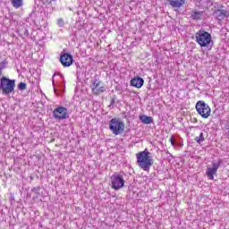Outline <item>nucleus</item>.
Here are the masks:
<instances>
[{"label":"nucleus","instance_id":"6e6552de","mask_svg":"<svg viewBox=\"0 0 229 229\" xmlns=\"http://www.w3.org/2000/svg\"><path fill=\"white\" fill-rule=\"evenodd\" d=\"M53 115L55 119H67V117H69V112L67 111V108L64 106H58L54 109Z\"/></svg>","mask_w":229,"mask_h":229},{"label":"nucleus","instance_id":"f3484780","mask_svg":"<svg viewBox=\"0 0 229 229\" xmlns=\"http://www.w3.org/2000/svg\"><path fill=\"white\" fill-rule=\"evenodd\" d=\"M195 140L199 144H200V142H203L205 140V138L203 137V132L199 134V137H196Z\"/></svg>","mask_w":229,"mask_h":229},{"label":"nucleus","instance_id":"f8f14e48","mask_svg":"<svg viewBox=\"0 0 229 229\" xmlns=\"http://www.w3.org/2000/svg\"><path fill=\"white\" fill-rule=\"evenodd\" d=\"M186 0H168V3L172 8H182L185 4Z\"/></svg>","mask_w":229,"mask_h":229},{"label":"nucleus","instance_id":"4468645a","mask_svg":"<svg viewBox=\"0 0 229 229\" xmlns=\"http://www.w3.org/2000/svg\"><path fill=\"white\" fill-rule=\"evenodd\" d=\"M24 0H11L13 8H21L23 4Z\"/></svg>","mask_w":229,"mask_h":229},{"label":"nucleus","instance_id":"2eb2a0df","mask_svg":"<svg viewBox=\"0 0 229 229\" xmlns=\"http://www.w3.org/2000/svg\"><path fill=\"white\" fill-rule=\"evenodd\" d=\"M217 17H220L221 19H225V17H228V11L226 10H218L216 11Z\"/></svg>","mask_w":229,"mask_h":229},{"label":"nucleus","instance_id":"6ab92c4d","mask_svg":"<svg viewBox=\"0 0 229 229\" xmlns=\"http://www.w3.org/2000/svg\"><path fill=\"white\" fill-rule=\"evenodd\" d=\"M170 142H171L172 146H174V140L173 138L170 139Z\"/></svg>","mask_w":229,"mask_h":229},{"label":"nucleus","instance_id":"a211bd4d","mask_svg":"<svg viewBox=\"0 0 229 229\" xmlns=\"http://www.w3.org/2000/svg\"><path fill=\"white\" fill-rule=\"evenodd\" d=\"M19 90H26L27 85L25 82H20L18 85Z\"/></svg>","mask_w":229,"mask_h":229},{"label":"nucleus","instance_id":"412c9836","mask_svg":"<svg viewBox=\"0 0 229 229\" xmlns=\"http://www.w3.org/2000/svg\"><path fill=\"white\" fill-rule=\"evenodd\" d=\"M59 24H64V21L59 20Z\"/></svg>","mask_w":229,"mask_h":229},{"label":"nucleus","instance_id":"423d86ee","mask_svg":"<svg viewBox=\"0 0 229 229\" xmlns=\"http://www.w3.org/2000/svg\"><path fill=\"white\" fill-rule=\"evenodd\" d=\"M111 187L114 191H119L120 189H123L124 187V178L123 175H120L118 174H114L111 177Z\"/></svg>","mask_w":229,"mask_h":229},{"label":"nucleus","instance_id":"39448f33","mask_svg":"<svg viewBox=\"0 0 229 229\" xmlns=\"http://www.w3.org/2000/svg\"><path fill=\"white\" fill-rule=\"evenodd\" d=\"M109 130L114 135H121L124 132V123L119 118H112L109 122Z\"/></svg>","mask_w":229,"mask_h":229},{"label":"nucleus","instance_id":"0eeeda50","mask_svg":"<svg viewBox=\"0 0 229 229\" xmlns=\"http://www.w3.org/2000/svg\"><path fill=\"white\" fill-rule=\"evenodd\" d=\"M91 92L94 94V96H99L100 94H103V92H106V88L105 87V84H103V81H93L91 86Z\"/></svg>","mask_w":229,"mask_h":229},{"label":"nucleus","instance_id":"f257e3e1","mask_svg":"<svg viewBox=\"0 0 229 229\" xmlns=\"http://www.w3.org/2000/svg\"><path fill=\"white\" fill-rule=\"evenodd\" d=\"M136 158L139 167L143 171H149L151 165H153V157H151V153L147 148L137 153Z\"/></svg>","mask_w":229,"mask_h":229},{"label":"nucleus","instance_id":"7ed1b4c3","mask_svg":"<svg viewBox=\"0 0 229 229\" xmlns=\"http://www.w3.org/2000/svg\"><path fill=\"white\" fill-rule=\"evenodd\" d=\"M15 90V80H12L6 77L0 79V92L3 96H10Z\"/></svg>","mask_w":229,"mask_h":229},{"label":"nucleus","instance_id":"9d476101","mask_svg":"<svg viewBox=\"0 0 229 229\" xmlns=\"http://www.w3.org/2000/svg\"><path fill=\"white\" fill-rule=\"evenodd\" d=\"M219 163H213L212 167H208L206 171V174L209 180H214V175L217 174V169H219Z\"/></svg>","mask_w":229,"mask_h":229},{"label":"nucleus","instance_id":"5701e85b","mask_svg":"<svg viewBox=\"0 0 229 229\" xmlns=\"http://www.w3.org/2000/svg\"><path fill=\"white\" fill-rule=\"evenodd\" d=\"M131 3H133V0H130Z\"/></svg>","mask_w":229,"mask_h":229},{"label":"nucleus","instance_id":"9b49d317","mask_svg":"<svg viewBox=\"0 0 229 229\" xmlns=\"http://www.w3.org/2000/svg\"><path fill=\"white\" fill-rule=\"evenodd\" d=\"M131 85L135 87V89H141L144 85V79L140 77H135L131 81Z\"/></svg>","mask_w":229,"mask_h":229},{"label":"nucleus","instance_id":"ddd939ff","mask_svg":"<svg viewBox=\"0 0 229 229\" xmlns=\"http://www.w3.org/2000/svg\"><path fill=\"white\" fill-rule=\"evenodd\" d=\"M140 120L143 124H151L153 123V118L148 115H140Z\"/></svg>","mask_w":229,"mask_h":229},{"label":"nucleus","instance_id":"f03ea898","mask_svg":"<svg viewBox=\"0 0 229 229\" xmlns=\"http://www.w3.org/2000/svg\"><path fill=\"white\" fill-rule=\"evenodd\" d=\"M195 42H197L200 47H211L212 35L207 30H199L195 33Z\"/></svg>","mask_w":229,"mask_h":229},{"label":"nucleus","instance_id":"aec40b11","mask_svg":"<svg viewBox=\"0 0 229 229\" xmlns=\"http://www.w3.org/2000/svg\"><path fill=\"white\" fill-rule=\"evenodd\" d=\"M3 76V68H0V78Z\"/></svg>","mask_w":229,"mask_h":229},{"label":"nucleus","instance_id":"dca6fc26","mask_svg":"<svg viewBox=\"0 0 229 229\" xmlns=\"http://www.w3.org/2000/svg\"><path fill=\"white\" fill-rule=\"evenodd\" d=\"M191 16L193 19H197V21H198V20L201 19V17H203V12H193Z\"/></svg>","mask_w":229,"mask_h":229},{"label":"nucleus","instance_id":"4be33fe9","mask_svg":"<svg viewBox=\"0 0 229 229\" xmlns=\"http://www.w3.org/2000/svg\"><path fill=\"white\" fill-rule=\"evenodd\" d=\"M2 64H3L4 65H5L6 62H3Z\"/></svg>","mask_w":229,"mask_h":229},{"label":"nucleus","instance_id":"1a4fd4ad","mask_svg":"<svg viewBox=\"0 0 229 229\" xmlns=\"http://www.w3.org/2000/svg\"><path fill=\"white\" fill-rule=\"evenodd\" d=\"M60 62L64 67H71L72 65V56L71 54H64L60 56Z\"/></svg>","mask_w":229,"mask_h":229},{"label":"nucleus","instance_id":"20e7f679","mask_svg":"<svg viewBox=\"0 0 229 229\" xmlns=\"http://www.w3.org/2000/svg\"><path fill=\"white\" fill-rule=\"evenodd\" d=\"M195 108L197 113L202 119H208L210 117V114L212 113V109H210V106L205 103L203 100H199L196 103Z\"/></svg>","mask_w":229,"mask_h":229}]
</instances>
